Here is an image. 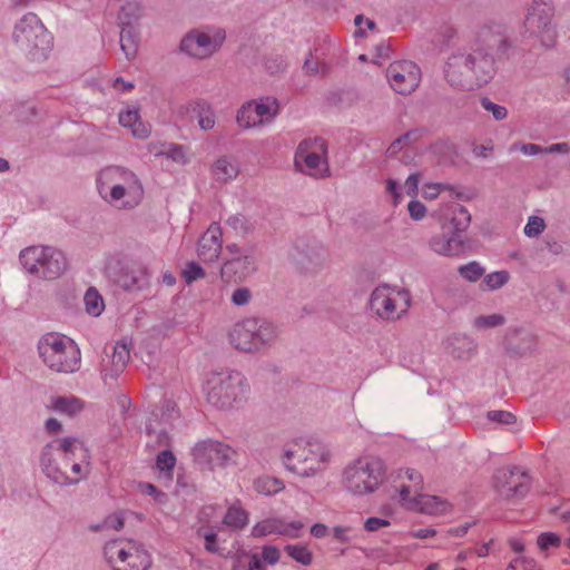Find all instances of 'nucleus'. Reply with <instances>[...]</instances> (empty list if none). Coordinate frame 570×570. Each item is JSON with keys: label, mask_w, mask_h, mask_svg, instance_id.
I'll use <instances>...</instances> for the list:
<instances>
[{"label": "nucleus", "mask_w": 570, "mask_h": 570, "mask_svg": "<svg viewBox=\"0 0 570 570\" xmlns=\"http://www.w3.org/2000/svg\"><path fill=\"white\" fill-rule=\"evenodd\" d=\"M511 47L504 24L488 21L476 26L470 50L449 57L448 83L458 90H475L489 83L497 72V61L505 59Z\"/></svg>", "instance_id": "nucleus-1"}, {"label": "nucleus", "mask_w": 570, "mask_h": 570, "mask_svg": "<svg viewBox=\"0 0 570 570\" xmlns=\"http://www.w3.org/2000/svg\"><path fill=\"white\" fill-rule=\"evenodd\" d=\"M83 443L72 436L49 442L41 452L40 463L46 474L58 483H78L89 473Z\"/></svg>", "instance_id": "nucleus-2"}, {"label": "nucleus", "mask_w": 570, "mask_h": 570, "mask_svg": "<svg viewBox=\"0 0 570 570\" xmlns=\"http://www.w3.org/2000/svg\"><path fill=\"white\" fill-rule=\"evenodd\" d=\"M249 386L237 371L212 372L206 381L207 401L219 410H229L246 401Z\"/></svg>", "instance_id": "nucleus-3"}, {"label": "nucleus", "mask_w": 570, "mask_h": 570, "mask_svg": "<svg viewBox=\"0 0 570 570\" xmlns=\"http://www.w3.org/2000/svg\"><path fill=\"white\" fill-rule=\"evenodd\" d=\"M43 363L58 373H73L80 368V350L69 337L58 333L43 335L38 343Z\"/></svg>", "instance_id": "nucleus-4"}, {"label": "nucleus", "mask_w": 570, "mask_h": 570, "mask_svg": "<svg viewBox=\"0 0 570 570\" xmlns=\"http://www.w3.org/2000/svg\"><path fill=\"white\" fill-rule=\"evenodd\" d=\"M330 456V451L318 441H297L287 444L284 463L293 473L307 478L324 471Z\"/></svg>", "instance_id": "nucleus-5"}, {"label": "nucleus", "mask_w": 570, "mask_h": 570, "mask_svg": "<svg viewBox=\"0 0 570 570\" xmlns=\"http://www.w3.org/2000/svg\"><path fill=\"white\" fill-rule=\"evenodd\" d=\"M385 473V464L381 459L362 456L345 468L343 482L354 494L372 493L383 483Z\"/></svg>", "instance_id": "nucleus-6"}, {"label": "nucleus", "mask_w": 570, "mask_h": 570, "mask_svg": "<svg viewBox=\"0 0 570 570\" xmlns=\"http://www.w3.org/2000/svg\"><path fill=\"white\" fill-rule=\"evenodd\" d=\"M277 335V328L273 323L253 317L234 325L229 333V342L238 351L257 352L272 345Z\"/></svg>", "instance_id": "nucleus-7"}, {"label": "nucleus", "mask_w": 570, "mask_h": 570, "mask_svg": "<svg viewBox=\"0 0 570 570\" xmlns=\"http://www.w3.org/2000/svg\"><path fill=\"white\" fill-rule=\"evenodd\" d=\"M19 258L28 273L42 279H56L67 268L62 252L49 246H29L21 250Z\"/></svg>", "instance_id": "nucleus-8"}, {"label": "nucleus", "mask_w": 570, "mask_h": 570, "mask_svg": "<svg viewBox=\"0 0 570 570\" xmlns=\"http://www.w3.org/2000/svg\"><path fill=\"white\" fill-rule=\"evenodd\" d=\"M13 39L33 60L46 59L51 49V35L46 30L38 16L32 12L24 14L16 24Z\"/></svg>", "instance_id": "nucleus-9"}, {"label": "nucleus", "mask_w": 570, "mask_h": 570, "mask_svg": "<svg viewBox=\"0 0 570 570\" xmlns=\"http://www.w3.org/2000/svg\"><path fill=\"white\" fill-rule=\"evenodd\" d=\"M554 7L551 0H533L524 19V27L537 36L542 45L552 47L556 42L557 31L553 23Z\"/></svg>", "instance_id": "nucleus-10"}, {"label": "nucleus", "mask_w": 570, "mask_h": 570, "mask_svg": "<svg viewBox=\"0 0 570 570\" xmlns=\"http://www.w3.org/2000/svg\"><path fill=\"white\" fill-rule=\"evenodd\" d=\"M105 556L109 563L126 564L131 570H147L151 558L145 547L130 539H118L106 543Z\"/></svg>", "instance_id": "nucleus-11"}, {"label": "nucleus", "mask_w": 570, "mask_h": 570, "mask_svg": "<svg viewBox=\"0 0 570 570\" xmlns=\"http://www.w3.org/2000/svg\"><path fill=\"white\" fill-rule=\"evenodd\" d=\"M410 302L409 292L383 285L372 292L370 307L382 320L396 321L407 312Z\"/></svg>", "instance_id": "nucleus-12"}, {"label": "nucleus", "mask_w": 570, "mask_h": 570, "mask_svg": "<svg viewBox=\"0 0 570 570\" xmlns=\"http://www.w3.org/2000/svg\"><path fill=\"white\" fill-rule=\"evenodd\" d=\"M327 144L321 137L304 139L297 147L295 165L304 166L306 174L314 177H323L327 170Z\"/></svg>", "instance_id": "nucleus-13"}, {"label": "nucleus", "mask_w": 570, "mask_h": 570, "mask_svg": "<svg viewBox=\"0 0 570 570\" xmlns=\"http://www.w3.org/2000/svg\"><path fill=\"white\" fill-rule=\"evenodd\" d=\"M494 490L504 499L524 498L531 489V478L518 466L498 469L492 478Z\"/></svg>", "instance_id": "nucleus-14"}, {"label": "nucleus", "mask_w": 570, "mask_h": 570, "mask_svg": "<svg viewBox=\"0 0 570 570\" xmlns=\"http://www.w3.org/2000/svg\"><path fill=\"white\" fill-rule=\"evenodd\" d=\"M386 77L395 92L407 96L414 92L419 87L421 70L412 61H394L389 66Z\"/></svg>", "instance_id": "nucleus-15"}, {"label": "nucleus", "mask_w": 570, "mask_h": 570, "mask_svg": "<svg viewBox=\"0 0 570 570\" xmlns=\"http://www.w3.org/2000/svg\"><path fill=\"white\" fill-rule=\"evenodd\" d=\"M193 455L199 464H208L210 469H215L224 468L234 462L236 451L223 442L206 440L195 445Z\"/></svg>", "instance_id": "nucleus-16"}, {"label": "nucleus", "mask_w": 570, "mask_h": 570, "mask_svg": "<svg viewBox=\"0 0 570 570\" xmlns=\"http://www.w3.org/2000/svg\"><path fill=\"white\" fill-rule=\"evenodd\" d=\"M225 40V32L217 31L213 37L197 30L190 31L180 42V49L188 56L205 59L217 51Z\"/></svg>", "instance_id": "nucleus-17"}, {"label": "nucleus", "mask_w": 570, "mask_h": 570, "mask_svg": "<svg viewBox=\"0 0 570 570\" xmlns=\"http://www.w3.org/2000/svg\"><path fill=\"white\" fill-rule=\"evenodd\" d=\"M107 273L114 283L126 291H139L148 285V272L141 265H122L116 262L107 267Z\"/></svg>", "instance_id": "nucleus-18"}, {"label": "nucleus", "mask_w": 570, "mask_h": 570, "mask_svg": "<svg viewBox=\"0 0 570 570\" xmlns=\"http://www.w3.org/2000/svg\"><path fill=\"white\" fill-rule=\"evenodd\" d=\"M119 185L122 188L127 187L129 196H136L138 188H142L137 176L121 167H110L100 173L99 177V193L104 195L107 193L109 186Z\"/></svg>", "instance_id": "nucleus-19"}, {"label": "nucleus", "mask_w": 570, "mask_h": 570, "mask_svg": "<svg viewBox=\"0 0 570 570\" xmlns=\"http://www.w3.org/2000/svg\"><path fill=\"white\" fill-rule=\"evenodd\" d=\"M438 216L442 230L455 233L456 235L466 230L471 223L470 213L459 203L441 206Z\"/></svg>", "instance_id": "nucleus-20"}, {"label": "nucleus", "mask_w": 570, "mask_h": 570, "mask_svg": "<svg viewBox=\"0 0 570 570\" xmlns=\"http://www.w3.org/2000/svg\"><path fill=\"white\" fill-rule=\"evenodd\" d=\"M256 271L253 256L244 255L232 257L220 268V277L225 283H242Z\"/></svg>", "instance_id": "nucleus-21"}, {"label": "nucleus", "mask_w": 570, "mask_h": 570, "mask_svg": "<svg viewBox=\"0 0 570 570\" xmlns=\"http://www.w3.org/2000/svg\"><path fill=\"white\" fill-rule=\"evenodd\" d=\"M223 232L218 224L213 223L198 240V257L207 263L215 262L222 252Z\"/></svg>", "instance_id": "nucleus-22"}, {"label": "nucleus", "mask_w": 570, "mask_h": 570, "mask_svg": "<svg viewBox=\"0 0 570 570\" xmlns=\"http://www.w3.org/2000/svg\"><path fill=\"white\" fill-rule=\"evenodd\" d=\"M304 524L301 521L285 522L281 519H266L256 523L252 530L253 537H265L281 534L291 538H298Z\"/></svg>", "instance_id": "nucleus-23"}, {"label": "nucleus", "mask_w": 570, "mask_h": 570, "mask_svg": "<svg viewBox=\"0 0 570 570\" xmlns=\"http://www.w3.org/2000/svg\"><path fill=\"white\" fill-rule=\"evenodd\" d=\"M130 357L126 344L117 343L112 348V354L102 360L101 376L107 383L108 380H115L125 370Z\"/></svg>", "instance_id": "nucleus-24"}, {"label": "nucleus", "mask_w": 570, "mask_h": 570, "mask_svg": "<svg viewBox=\"0 0 570 570\" xmlns=\"http://www.w3.org/2000/svg\"><path fill=\"white\" fill-rule=\"evenodd\" d=\"M190 121L197 119L198 125L204 130H209L215 126V114L210 106L204 100H196L180 108Z\"/></svg>", "instance_id": "nucleus-25"}, {"label": "nucleus", "mask_w": 570, "mask_h": 570, "mask_svg": "<svg viewBox=\"0 0 570 570\" xmlns=\"http://www.w3.org/2000/svg\"><path fill=\"white\" fill-rule=\"evenodd\" d=\"M429 245L433 252L444 256H455L462 252L463 242L460 235L443 230L440 235H434Z\"/></svg>", "instance_id": "nucleus-26"}, {"label": "nucleus", "mask_w": 570, "mask_h": 570, "mask_svg": "<svg viewBox=\"0 0 570 570\" xmlns=\"http://www.w3.org/2000/svg\"><path fill=\"white\" fill-rule=\"evenodd\" d=\"M409 509L419 510L428 514H442L448 510L449 504L434 495H426L420 492L417 495L411 497V501H403Z\"/></svg>", "instance_id": "nucleus-27"}, {"label": "nucleus", "mask_w": 570, "mask_h": 570, "mask_svg": "<svg viewBox=\"0 0 570 570\" xmlns=\"http://www.w3.org/2000/svg\"><path fill=\"white\" fill-rule=\"evenodd\" d=\"M127 187L122 188L119 185L109 186L107 193L101 195L108 203L118 208L131 209L136 207L144 197V189L138 188L136 196H129Z\"/></svg>", "instance_id": "nucleus-28"}, {"label": "nucleus", "mask_w": 570, "mask_h": 570, "mask_svg": "<svg viewBox=\"0 0 570 570\" xmlns=\"http://www.w3.org/2000/svg\"><path fill=\"white\" fill-rule=\"evenodd\" d=\"M504 343L509 353L523 355L532 351L535 341L530 333H525L520 328H513L507 333Z\"/></svg>", "instance_id": "nucleus-29"}, {"label": "nucleus", "mask_w": 570, "mask_h": 570, "mask_svg": "<svg viewBox=\"0 0 570 570\" xmlns=\"http://www.w3.org/2000/svg\"><path fill=\"white\" fill-rule=\"evenodd\" d=\"M446 348L453 357L466 360L474 353L476 344L466 335L454 334L449 337Z\"/></svg>", "instance_id": "nucleus-30"}, {"label": "nucleus", "mask_w": 570, "mask_h": 570, "mask_svg": "<svg viewBox=\"0 0 570 570\" xmlns=\"http://www.w3.org/2000/svg\"><path fill=\"white\" fill-rule=\"evenodd\" d=\"M119 122L124 127L131 129V134L140 139L147 138L150 129L149 126L140 120L137 109H128L119 114Z\"/></svg>", "instance_id": "nucleus-31"}, {"label": "nucleus", "mask_w": 570, "mask_h": 570, "mask_svg": "<svg viewBox=\"0 0 570 570\" xmlns=\"http://www.w3.org/2000/svg\"><path fill=\"white\" fill-rule=\"evenodd\" d=\"M139 47V32L136 27H121L120 48L128 60L137 56Z\"/></svg>", "instance_id": "nucleus-32"}, {"label": "nucleus", "mask_w": 570, "mask_h": 570, "mask_svg": "<svg viewBox=\"0 0 570 570\" xmlns=\"http://www.w3.org/2000/svg\"><path fill=\"white\" fill-rule=\"evenodd\" d=\"M216 180L226 183L237 177L239 169L227 156L218 158L212 167Z\"/></svg>", "instance_id": "nucleus-33"}, {"label": "nucleus", "mask_w": 570, "mask_h": 570, "mask_svg": "<svg viewBox=\"0 0 570 570\" xmlns=\"http://www.w3.org/2000/svg\"><path fill=\"white\" fill-rule=\"evenodd\" d=\"M85 407L83 401L80 399L70 395V396H57L52 399V403L50 405V409L67 414L69 416H73L77 413L81 412Z\"/></svg>", "instance_id": "nucleus-34"}, {"label": "nucleus", "mask_w": 570, "mask_h": 570, "mask_svg": "<svg viewBox=\"0 0 570 570\" xmlns=\"http://www.w3.org/2000/svg\"><path fill=\"white\" fill-rule=\"evenodd\" d=\"M404 473L411 484L402 483L400 485V498L402 502L411 501V497L420 494L423 490V478L421 473L413 469H406Z\"/></svg>", "instance_id": "nucleus-35"}, {"label": "nucleus", "mask_w": 570, "mask_h": 570, "mask_svg": "<svg viewBox=\"0 0 570 570\" xmlns=\"http://www.w3.org/2000/svg\"><path fill=\"white\" fill-rule=\"evenodd\" d=\"M142 16V7L138 1H127L119 10L118 21L121 27H136Z\"/></svg>", "instance_id": "nucleus-36"}, {"label": "nucleus", "mask_w": 570, "mask_h": 570, "mask_svg": "<svg viewBox=\"0 0 570 570\" xmlns=\"http://www.w3.org/2000/svg\"><path fill=\"white\" fill-rule=\"evenodd\" d=\"M253 102L261 124L272 120L278 112V102L274 98H261L258 101Z\"/></svg>", "instance_id": "nucleus-37"}, {"label": "nucleus", "mask_w": 570, "mask_h": 570, "mask_svg": "<svg viewBox=\"0 0 570 570\" xmlns=\"http://www.w3.org/2000/svg\"><path fill=\"white\" fill-rule=\"evenodd\" d=\"M237 124L245 129L255 127L257 125H262L258 117L256 116V110L254 108V102H247L242 106V108L237 112Z\"/></svg>", "instance_id": "nucleus-38"}, {"label": "nucleus", "mask_w": 570, "mask_h": 570, "mask_svg": "<svg viewBox=\"0 0 570 570\" xmlns=\"http://www.w3.org/2000/svg\"><path fill=\"white\" fill-rule=\"evenodd\" d=\"M223 522L229 528L243 529L248 522V515L242 508L230 507L227 510Z\"/></svg>", "instance_id": "nucleus-39"}, {"label": "nucleus", "mask_w": 570, "mask_h": 570, "mask_svg": "<svg viewBox=\"0 0 570 570\" xmlns=\"http://www.w3.org/2000/svg\"><path fill=\"white\" fill-rule=\"evenodd\" d=\"M86 311L94 316H98L104 311L105 304L101 295L94 287H90L83 297Z\"/></svg>", "instance_id": "nucleus-40"}, {"label": "nucleus", "mask_w": 570, "mask_h": 570, "mask_svg": "<svg viewBox=\"0 0 570 570\" xmlns=\"http://www.w3.org/2000/svg\"><path fill=\"white\" fill-rule=\"evenodd\" d=\"M255 489L259 493L269 495V494H275V493H278L279 491H282L284 489V485H283L282 481H279L276 478L265 476V478H259L255 482Z\"/></svg>", "instance_id": "nucleus-41"}, {"label": "nucleus", "mask_w": 570, "mask_h": 570, "mask_svg": "<svg viewBox=\"0 0 570 570\" xmlns=\"http://www.w3.org/2000/svg\"><path fill=\"white\" fill-rule=\"evenodd\" d=\"M458 36L456 29L451 24H443L440 27L434 37V42L440 47L449 46Z\"/></svg>", "instance_id": "nucleus-42"}, {"label": "nucleus", "mask_w": 570, "mask_h": 570, "mask_svg": "<svg viewBox=\"0 0 570 570\" xmlns=\"http://www.w3.org/2000/svg\"><path fill=\"white\" fill-rule=\"evenodd\" d=\"M285 551L288 553V556L304 566L312 563V553L307 548L303 546L288 544L285 547Z\"/></svg>", "instance_id": "nucleus-43"}, {"label": "nucleus", "mask_w": 570, "mask_h": 570, "mask_svg": "<svg viewBox=\"0 0 570 570\" xmlns=\"http://www.w3.org/2000/svg\"><path fill=\"white\" fill-rule=\"evenodd\" d=\"M510 278V275L507 271L494 272L488 274L482 284L487 286L488 289H498L505 285Z\"/></svg>", "instance_id": "nucleus-44"}, {"label": "nucleus", "mask_w": 570, "mask_h": 570, "mask_svg": "<svg viewBox=\"0 0 570 570\" xmlns=\"http://www.w3.org/2000/svg\"><path fill=\"white\" fill-rule=\"evenodd\" d=\"M462 277L470 282H476L484 274V268L478 262H471L459 267Z\"/></svg>", "instance_id": "nucleus-45"}, {"label": "nucleus", "mask_w": 570, "mask_h": 570, "mask_svg": "<svg viewBox=\"0 0 570 570\" xmlns=\"http://www.w3.org/2000/svg\"><path fill=\"white\" fill-rule=\"evenodd\" d=\"M505 323V317L501 314L481 315L474 320L476 328L498 327Z\"/></svg>", "instance_id": "nucleus-46"}, {"label": "nucleus", "mask_w": 570, "mask_h": 570, "mask_svg": "<svg viewBox=\"0 0 570 570\" xmlns=\"http://www.w3.org/2000/svg\"><path fill=\"white\" fill-rule=\"evenodd\" d=\"M176 464V458L171 451L165 449L160 451L156 459V465L161 471H171Z\"/></svg>", "instance_id": "nucleus-47"}, {"label": "nucleus", "mask_w": 570, "mask_h": 570, "mask_svg": "<svg viewBox=\"0 0 570 570\" xmlns=\"http://www.w3.org/2000/svg\"><path fill=\"white\" fill-rule=\"evenodd\" d=\"M481 106L487 111H490L495 120H503L508 116L505 107L494 104L488 97L481 99Z\"/></svg>", "instance_id": "nucleus-48"}, {"label": "nucleus", "mask_w": 570, "mask_h": 570, "mask_svg": "<svg viewBox=\"0 0 570 570\" xmlns=\"http://www.w3.org/2000/svg\"><path fill=\"white\" fill-rule=\"evenodd\" d=\"M183 276L187 284L193 283L199 278L205 277V271L200 265L195 262H190L187 264L186 268L183 271Z\"/></svg>", "instance_id": "nucleus-49"}, {"label": "nucleus", "mask_w": 570, "mask_h": 570, "mask_svg": "<svg viewBox=\"0 0 570 570\" xmlns=\"http://www.w3.org/2000/svg\"><path fill=\"white\" fill-rule=\"evenodd\" d=\"M546 227L544 220L538 216H531L524 227V234L529 237L539 236Z\"/></svg>", "instance_id": "nucleus-50"}, {"label": "nucleus", "mask_w": 570, "mask_h": 570, "mask_svg": "<svg viewBox=\"0 0 570 570\" xmlns=\"http://www.w3.org/2000/svg\"><path fill=\"white\" fill-rule=\"evenodd\" d=\"M507 570H539L533 559L518 557L510 561Z\"/></svg>", "instance_id": "nucleus-51"}, {"label": "nucleus", "mask_w": 570, "mask_h": 570, "mask_svg": "<svg viewBox=\"0 0 570 570\" xmlns=\"http://www.w3.org/2000/svg\"><path fill=\"white\" fill-rule=\"evenodd\" d=\"M252 292L247 287H238L232 294V302L237 306H244L249 303Z\"/></svg>", "instance_id": "nucleus-52"}, {"label": "nucleus", "mask_w": 570, "mask_h": 570, "mask_svg": "<svg viewBox=\"0 0 570 570\" xmlns=\"http://www.w3.org/2000/svg\"><path fill=\"white\" fill-rule=\"evenodd\" d=\"M538 546L541 550H547L550 547H559L560 538L551 532L542 533L538 537Z\"/></svg>", "instance_id": "nucleus-53"}, {"label": "nucleus", "mask_w": 570, "mask_h": 570, "mask_svg": "<svg viewBox=\"0 0 570 570\" xmlns=\"http://www.w3.org/2000/svg\"><path fill=\"white\" fill-rule=\"evenodd\" d=\"M488 417L491 421L499 422L502 424H513L515 422V416L511 412L507 411H491L488 413Z\"/></svg>", "instance_id": "nucleus-54"}, {"label": "nucleus", "mask_w": 570, "mask_h": 570, "mask_svg": "<svg viewBox=\"0 0 570 570\" xmlns=\"http://www.w3.org/2000/svg\"><path fill=\"white\" fill-rule=\"evenodd\" d=\"M407 209H409L410 216L415 220L422 219L426 213L425 206L421 202H417V200L410 202L407 205Z\"/></svg>", "instance_id": "nucleus-55"}, {"label": "nucleus", "mask_w": 570, "mask_h": 570, "mask_svg": "<svg viewBox=\"0 0 570 570\" xmlns=\"http://www.w3.org/2000/svg\"><path fill=\"white\" fill-rule=\"evenodd\" d=\"M446 188L448 186L444 184H428L423 187V196L426 199H434L439 196L441 190Z\"/></svg>", "instance_id": "nucleus-56"}, {"label": "nucleus", "mask_w": 570, "mask_h": 570, "mask_svg": "<svg viewBox=\"0 0 570 570\" xmlns=\"http://www.w3.org/2000/svg\"><path fill=\"white\" fill-rule=\"evenodd\" d=\"M167 156L176 163L186 164L188 161L183 146L175 145L170 147Z\"/></svg>", "instance_id": "nucleus-57"}, {"label": "nucleus", "mask_w": 570, "mask_h": 570, "mask_svg": "<svg viewBox=\"0 0 570 570\" xmlns=\"http://www.w3.org/2000/svg\"><path fill=\"white\" fill-rule=\"evenodd\" d=\"M389 524L390 522L387 520L372 517L365 521L364 528L370 532H374L380 530L381 528L387 527Z\"/></svg>", "instance_id": "nucleus-58"}, {"label": "nucleus", "mask_w": 570, "mask_h": 570, "mask_svg": "<svg viewBox=\"0 0 570 570\" xmlns=\"http://www.w3.org/2000/svg\"><path fill=\"white\" fill-rule=\"evenodd\" d=\"M262 557L264 561L274 564L279 560L281 554L277 548L267 546L263 549Z\"/></svg>", "instance_id": "nucleus-59"}, {"label": "nucleus", "mask_w": 570, "mask_h": 570, "mask_svg": "<svg viewBox=\"0 0 570 570\" xmlns=\"http://www.w3.org/2000/svg\"><path fill=\"white\" fill-rule=\"evenodd\" d=\"M420 175L412 174L405 181V189L407 195L415 196L419 190Z\"/></svg>", "instance_id": "nucleus-60"}, {"label": "nucleus", "mask_w": 570, "mask_h": 570, "mask_svg": "<svg viewBox=\"0 0 570 570\" xmlns=\"http://www.w3.org/2000/svg\"><path fill=\"white\" fill-rule=\"evenodd\" d=\"M203 537L205 539V549L210 553H217L219 550L217 546V534L214 532H206Z\"/></svg>", "instance_id": "nucleus-61"}, {"label": "nucleus", "mask_w": 570, "mask_h": 570, "mask_svg": "<svg viewBox=\"0 0 570 570\" xmlns=\"http://www.w3.org/2000/svg\"><path fill=\"white\" fill-rule=\"evenodd\" d=\"M104 527L111 528L115 530H120L124 527V518L120 514L109 515L105 520Z\"/></svg>", "instance_id": "nucleus-62"}, {"label": "nucleus", "mask_w": 570, "mask_h": 570, "mask_svg": "<svg viewBox=\"0 0 570 570\" xmlns=\"http://www.w3.org/2000/svg\"><path fill=\"white\" fill-rule=\"evenodd\" d=\"M170 436L167 431H159L155 434V445L158 448H168L170 446Z\"/></svg>", "instance_id": "nucleus-63"}, {"label": "nucleus", "mask_w": 570, "mask_h": 570, "mask_svg": "<svg viewBox=\"0 0 570 570\" xmlns=\"http://www.w3.org/2000/svg\"><path fill=\"white\" fill-rule=\"evenodd\" d=\"M399 189L400 187L394 179L390 178L386 180V191L392 196L395 204L399 202L400 198Z\"/></svg>", "instance_id": "nucleus-64"}]
</instances>
